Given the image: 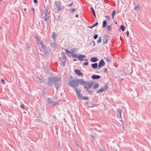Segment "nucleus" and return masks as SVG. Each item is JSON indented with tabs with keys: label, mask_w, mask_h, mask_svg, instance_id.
Wrapping results in <instances>:
<instances>
[{
	"label": "nucleus",
	"mask_w": 151,
	"mask_h": 151,
	"mask_svg": "<svg viewBox=\"0 0 151 151\" xmlns=\"http://www.w3.org/2000/svg\"><path fill=\"white\" fill-rule=\"evenodd\" d=\"M61 78L60 77H55L53 76L48 77L46 84L47 86H52L54 83L55 84V86L57 90L58 88V82L60 81Z\"/></svg>",
	"instance_id": "f257e3e1"
},
{
	"label": "nucleus",
	"mask_w": 151,
	"mask_h": 151,
	"mask_svg": "<svg viewBox=\"0 0 151 151\" xmlns=\"http://www.w3.org/2000/svg\"><path fill=\"white\" fill-rule=\"evenodd\" d=\"M68 85L73 88L77 87L78 86V79H73L70 80L68 82Z\"/></svg>",
	"instance_id": "f03ea898"
},
{
	"label": "nucleus",
	"mask_w": 151,
	"mask_h": 151,
	"mask_svg": "<svg viewBox=\"0 0 151 151\" xmlns=\"http://www.w3.org/2000/svg\"><path fill=\"white\" fill-rule=\"evenodd\" d=\"M45 17L43 18L44 21L46 22L50 18V10L48 8H46L44 11Z\"/></svg>",
	"instance_id": "7ed1b4c3"
},
{
	"label": "nucleus",
	"mask_w": 151,
	"mask_h": 151,
	"mask_svg": "<svg viewBox=\"0 0 151 151\" xmlns=\"http://www.w3.org/2000/svg\"><path fill=\"white\" fill-rule=\"evenodd\" d=\"M61 53L62 56L59 58V60L63 64V66H65L66 63V57L64 52H62Z\"/></svg>",
	"instance_id": "20e7f679"
},
{
	"label": "nucleus",
	"mask_w": 151,
	"mask_h": 151,
	"mask_svg": "<svg viewBox=\"0 0 151 151\" xmlns=\"http://www.w3.org/2000/svg\"><path fill=\"white\" fill-rule=\"evenodd\" d=\"M55 5L56 7L57 8L58 11H60L62 10L63 9L62 7L61 6L62 4L61 2L59 1H56L55 2Z\"/></svg>",
	"instance_id": "39448f33"
},
{
	"label": "nucleus",
	"mask_w": 151,
	"mask_h": 151,
	"mask_svg": "<svg viewBox=\"0 0 151 151\" xmlns=\"http://www.w3.org/2000/svg\"><path fill=\"white\" fill-rule=\"evenodd\" d=\"M77 49L76 48L71 49V54L72 57L73 58H77Z\"/></svg>",
	"instance_id": "423d86ee"
},
{
	"label": "nucleus",
	"mask_w": 151,
	"mask_h": 151,
	"mask_svg": "<svg viewBox=\"0 0 151 151\" xmlns=\"http://www.w3.org/2000/svg\"><path fill=\"white\" fill-rule=\"evenodd\" d=\"M108 89V86L107 85H106L104 87H101L100 89L97 91L98 93H102L103 91H106Z\"/></svg>",
	"instance_id": "0eeeda50"
},
{
	"label": "nucleus",
	"mask_w": 151,
	"mask_h": 151,
	"mask_svg": "<svg viewBox=\"0 0 151 151\" xmlns=\"http://www.w3.org/2000/svg\"><path fill=\"white\" fill-rule=\"evenodd\" d=\"M105 64V63L103 59H101L100 60L99 63L98 67L99 68H98V69H99L100 68L103 66Z\"/></svg>",
	"instance_id": "6e6552de"
},
{
	"label": "nucleus",
	"mask_w": 151,
	"mask_h": 151,
	"mask_svg": "<svg viewBox=\"0 0 151 151\" xmlns=\"http://www.w3.org/2000/svg\"><path fill=\"white\" fill-rule=\"evenodd\" d=\"M86 57V56L85 55H80L79 56H77V55L76 58H78L80 61L83 60V58Z\"/></svg>",
	"instance_id": "1a4fd4ad"
},
{
	"label": "nucleus",
	"mask_w": 151,
	"mask_h": 151,
	"mask_svg": "<svg viewBox=\"0 0 151 151\" xmlns=\"http://www.w3.org/2000/svg\"><path fill=\"white\" fill-rule=\"evenodd\" d=\"M74 72L76 74H77L79 76H81L83 75V74L79 70H74Z\"/></svg>",
	"instance_id": "9d476101"
},
{
	"label": "nucleus",
	"mask_w": 151,
	"mask_h": 151,
	"mask_svg": "<svg viewBox=\"0 0 151 151\" xmlns=\"http://www.w3.org/2000/svg\"><path fill=\"white\" fill-rule=\"evenodd\" d=\"M84 88L86 90V92H87L88 93L91 95L93 93V91L91 90H90V88H88L86 86H84Z\"/></svg>",
	"instance_id": "9b49d317"
},
{
	"label": "nucleus",
	"mask_w": 151,
	"mask_h": 151,
	"mask_svg": "<svg viewBox=\"0 0 151 151\" xmlns=\"http://www.w3.org/2000/svg\"><path fill=\"white\" fill-rule=\"evenodd\" d=\"M93 85V83H92L88 82L85 85H84V87L86 86L88 88H92Z\"/></svg>",
	"instance_id": "f8f14e48"
},
{
	"label": "nucleus",
	"mask_w": 151,
	"mask_h": 151,
	"mask_svg": "<svg viewBox=\"0 0 151 151\" xmlns=\"http://www.w3.org/2000/svg\"><path fill=\"white\" fill-rule=\"evenodd\" d=\"M80 83V84L82 85H85L86 83V82L83 80L82 79H78V83Z\"/></svg>",
	"instance_id": "ddd939ff"
},
{
	"label": "nucleus",
	"mask_w": 151,
	"mask_h": 151,
	"mask_svg": "<svg viewBox=\"0 0 151 151\" xmlns=\"http://www.w3.org/2000/svg\"><path fill=\"white\" fill-rule=\"evenodd\" d=\"M101 77V76L99 75H93L92 76L91 78L93 79H98Z\"/></svg>",
	"instance_id": "4468645a"
},
{
	"label": "nucleus",
	"mask_w": 151,
	"mask_h": 151,
	"mask_svg": "<svg viewBox=\"0 0 151 151\" xmlns=\"http://www.w3.org/2000/svg\"><path fill=\"white\" fill-rule=\"evenodd\" d=\"M108 40V37L107 36H105L104 37V39L103 40V43L104 44H106Z\"/></svg>",
	"instance_id": "2eb2a0df"
},
{
	"label": "nucleus",
	"mask_w": 151,
	"mask_h": 151,
	"mask_svg": "<svg viewBox=\"0 0 151 151\" xmlns=\"http://www.w3.org/2000/svg\"><path fill=\"white\" fill-rule=\"evenodd\" d=\"M52 38L54 41H55L57 38V36L54 32H53L52 34Z\"/></svg>",
	"instance_id": "dca6fc26"
},
{
	"label": "nucleus",
	"mask_w": 151,
	"mask_h": 151,
	"mask_svg": "<svg viewBox=\"0 0 151 151\" xmlns=\"http://www.w3.org/2000/svg\"><path fill=\"white\" fill-rule=\"evenodd\" d=\"M98 60V59L96 57H92L90 59L91 61L93 62H96Z\"/></svg>",
	"instance_id": "f3484780"
},
{
	"label": "nucleus",
	"mask_w": 151,
	"mask_h": 151,
	"mask_svg": "<svg viewBox=\"0 0 151 151\" xmlns=\"http://www.w3.org/2000/svg\"><path fill=\"white\" fill-rule=\"evenodd\" d=\"M98 64L97 63H95L91 64V66L93 69H96L98 67Z\"/></svg>",
	"instance_id": "a211bd4d"
},
{
	"label": "nucleus",
	"mask_w": 151,
	"mask_h": 151,
	"mask_svg": "<svg viewBox=\"0 0 151 151\" xmlns=\"http://www.w3.org/2000/svg\"><path fill=\"white\" fill-rule=\"evenodd\" d=\"M59 104V102L58 101H53L52 104L54 106H55L56 105H58Z\"/></svg>",
	"instance_id": "6ab92c4d"
},
{
	"label": "nucleus",
	"mask_w": 151,
	"mask_h": 151,
	"mask_svg": "<svg viewBox=\"0 0 151 151\" xmlns=\"http://www.w3.org/2000/svg\"><path fill=\"white\" fill-rule=\"evenodd\" d=\"M37 45L38 46L40 47V46H41V47L43 45H44V42L43 41H40L38 42Z\"/></svg>",
	"instance_id": "aec40b11"
},
{
	"label": "nucleus",
	"mask_w": 151,
	"mask_h": 151,
	"mask_svg": "<svg viewBox=\"0 0 151 151\" xmlns=\"http://www.w3.org/2000/svg\"><path fill=\"white\" fill-rule=\"evenodd\" d=\"M117 111L118 114H119V116L120 117H121V113L122 111V110L121 109H117Z\"/></svg>",
	"instance_id": "412c9836"
},
{
	"label": "nucleus",
	"mask_w": 151,
	"mask_h": 151,
	"mask_svg": "<svg viewBox=\"0 0 151 151\" xmlns=\"http://www.w3.org/2000/svg\"><path fill=\"white\" fill-rule=\"evenodd\" d=\"M50 46L52 48H54L56 46L55 42H51L50 43Z\"/></svg>",
	"instance_id": "4be33fe9"
},
{
	"label": "nucleus",
	"mask_w": 151,
	"mask_h": 151,
	"mask_svg": "<svg viewBox=\"0 0 151 151\" xmlns=\"http://www.w3.org/2000/svg\"><path fill=\"white\" fill-rule=\"evenodd\" d=\"M47 101L48 104H52L53 101L50 98H47Z\"/></svg>",
	"instance_id": "5701e85b"
},
{
	"label": "nucleus",
	"mask_w": 151,
	"mask_h": 151,
	"mask_svg": "<svg viewBox=\"0 0 151 151\" xmlns=\"http://www.w3.org/2000/svg\"><path fill=\"white\" fill-rule=\"evenodd\" d=\"M99 86V85L98 83H97L94 85L93 86V88L94 89H95L98 88Z\"/></svg>",
	"instance_id": "b1692460"
},
{
	"label": "nucleus",
	"mask_w": 151,
	"mask_h": 151,
	"mask_svg": "<svg viewBox=\"0 0 151 151\" xmlns=\"http://www.w3.org/2000/svg\"><path fill=\"white\" fill-rule=\"evenodd\" d=\"M104 59L107 61V62L109 63L110 61L111 58L109 56H108L106 57H105Z\"/></svg>",
	"instance_id": "393cba45"
},
{
	"label": "nucleus",
	"mask_w": 151,
	"mask_h": 151,
	"mask_svg": "<svg viewBox=\"0 0 151 151\" xmlns=\"http://www.w3.org/2000/svg\"><path fill=\"white\" fill-rule=\"evenodd\" d=\"M107 29H108V32H111V25H107Z\"/></svg>",
	"instance_id": "a878e982"
},
{
	"label": "nucleus",
	"mask_w": 151,
	"mask_h": 151,
	"mask_svg": "<svg viewBox=\"0 0 151 151\" xmlns=\"http://www.w3.org/2000/svg\"><path fill=\"white\" fill-rule=\"evenodd\" d=\"M106 23L107 22L105 20H104L102 24V27L103 28H104L106 27Z\"/></svg>",
	"instance_id": "bb28decb"
},
{
	"label": "nucleus",
	"mask_w": 151,
	"mask_h": 151,
	"mask_svg": "<svg viewBox=\"0 0 151 151\" xmlns=\"http://www.w3.org/2000/svg\"><path fill=\"white\" fill-rule=\"evenodd\" d=\"M120 29L122 31H124L125 29V27L124 25H122L120 26Z\"/></svg>",
	"instance_id": "cd10ccee"
},
{
	"label": "nucleus",
	"mask_w": 151,
	"mask_h": 151,
	"mask_svg": "<svg viewBox=\"0 0 151 151\" xmlns=\"http://www.w3.org/2000/svg\"><path fill=\"white\" fill-rule=\"evenodd\" d=\"M101 37L99 36L98 37V40L97 41L98 43H101Z\"/></svg>",
	"instance_id": "c85d7f7f"
},
{
	"label": "nucleus",
	"mask_w": 151,
	"mask_h": 151,
	"mask_svg": "<svg viewBox=\"0 0 151 151\" xmlns=\"http://www.w3.org/2000/svg\"><path fill=\"white\" fill-rule=\"evenodd\" d=\"M74 91H76V94H79L81 92V91L78 90L76 88V87L74 88Z\"/></svg>",
	"instance_id": "c756f323"
},
{
	"label": "nucleus",
	"mask_w": 151,
	"mask_h": 151,
	"mask_svg": "<svg viewBox=\"0 0 151 151\" xmlns=\"http://www.w3.org/2000/svg\"><path fill=\"white\" fill-rule=\"evenodd\" d=\"M43 50H44V53L45 54H47L48 52V51H47V47L45 48V49H43Z\"/></svg>",
	"instance_id": "7c9ffc66"
},
{
	"label": "nucleus",
	"mask_w": 151,
	"mask_h": 151,
	"mask_svg": "<svg viewBox=\"0 0 151 151\" xmlns=\"http://www.w3.org/2000/svg\"><path fill=\"white\" fill-rule=\"evenodd\" d=\"M91 9L92 11V12H93V15H94V17H96V14H95V11H94L93 8V7H91Z\"/></svg>",
	"instance_id": "2f4dec72"
},
{
	"label": "nucleus",
	"mask_w": 151,
	"mask_h": 151,
	"mask_svg": "<svg viewBox=\"0 0 151 151\" xmlns=\"http://www.w3.org/2000/svg\"><path fill=\"white\" fill-rule=\"evenodd\" d=\"M77 95V97L78 99H80L82 97V94H80L79 93Z\"/></svg>",
	"instance_id": "473e14b6"
},
{
	"label": "nucleus",
	"mask_w": 151,
	"mask_h": 151,
	"mask_svg": "<svg viewBox=\"0 0 151 151\" xmlns=\"http://www.w3.org/2000/svg\"><path fill=\"white\" fill-rule=\"evenodd\" d=\"M26 47L27 49L28 50H29L30 48V47L29 44H27L26 45Z\"/></svg>",
	"instance_id": "72a5a7b5"
},
{
	"label": "nucleus",
	"mask_w": 151,
	"mask_h": 151,
	"mask_svg": "<svg viewBox=\"0 0 151 151\" xmlns=\"http://www.w3.org/2000/svg\"><path fill=\"white\" fill-rule=\"evenodd\" d=\"M116 11L115 10H114L111 16L113 19H114V15L115 14Z\"/></svg>",
	"instance_id": "f704fd0d"
},
{
	"label": "nucleus",
	"mask_w": 151,
	"mask_h": 151,
	"mask_svg": "<svg viewBox=\"0 0 151 151\" xmlns=\"http://www.w3.org/2000/svg\"><path fill=\"white\" fill-rule=\"evenodd\" d=\"M105 18L108 21H110V17H109V16L108 15H106L105 16Z\"/></svg>",
	"instance_id": "c9c22d12"
},
{
	"label": "nucleus",
	"mask_w": 151,
	"mask_h": 151,
	"mask_svg": "<svg viewBox=\"0 0 151 151\" xmlns=\"http://www.w3.org/2000/svg\"><path fill=\"white\" fill-rule=\"evenodd\" d=\"M64 50L65 51V53H67L68 54H70V53L71 54L70 52V51H69L67 49H64Z\"/></svg>",
	"instance_id": "e433bc0d"
},
{
	"label": "nucleus",
	"mask_w": 151,
	"mask_h": 151,
	"mask_svg": "<svg viewBox=\"0 0 151 151\" xmlns=\"http://www.w3.org/2000/svg\"><path fill=\"white\" fill-rule=\"evenodd\" d=\"M83 100H87L88 99V98L87 96H83L82 97Z\"/></svg>",
	"instance_id": "4c0bfd02"
},
{
	"label": "nucleus",
	"mask_w": 151,
	"mask_h": 151,
	"mask_svg": "<svg viewBox=\"0 0 151 151\" xmlns=\"http://www.w3.org/2000/svg\"><path fill=\"white\" fill-rule=\"evenodd\" d=\"M88 62H84L83 63V65H84L85 66L87 65H88Z\"/></svg>",
	"instance_id": "58836bf2"
},
{
	"label": "nucleus",
	"mask_w": 151,
	"mask_h": 151,
	"mask_svg": "<svg viewBox=\"0 0 151 151\" xmlns=\"http://www.w3.org/2000/svg\"><path fill=\"white\" fill-rule=\"evenodd\" d=\"M20 107L21 108H22V109H24V105L23 104H22L20 105Z\"/></svg>",
	"instance_id": "ea45409f"
},
{
	"label": "nucleus",
	"mask_w": 151,
	"mask_h": 151,
	"mask_svg": "<svg viewBox=\"0 0 151 151\" xmlns=\"http://www.w3.org/2000/svg\"><path fill=\"white\" fill-rule=\"evenodd\" d=\"M98 37V35L97 34H95L93 36V38L94 39H96Z\"/></svg>",
	"instance_id": "a19ab883"
},
{
	"label": "nucleus",
	"mask_w": 151,
	"mask_h": 151,
	"mask_svg": "<svg viewBox=\"0 0 151 151\" xmlns=\"http://www.w3.org/2000/svg\"><path fill=\"white\" fill-rule=\"evenodd\" d=\"M98 22H97L95 24H93L92 26H93V27H94L95 26H96L97 25H98Z\"/></svg>",
	"instance_id": "79ce46f5"
},
{
	"label": "nucleus",
	"mask_w": 151,
	"mask_h": 151,
	"mask_svg": "<svg viewBox=\"0 0 151 151\" xmlns=\"http://www.w3.org/2000/svg\"><path fill=\"white\" fill-rule=\"evenodd\" d=\"M108 70L106 68H105L104 70V73H106V72Z\"/></svg>",
	"instance_id": "37998d69"
},
{
	"label": "nucleus",
	"mask_w": 151,
	"mask_h": 151,
	"mask_svg": "<svg viewBox=\"0 0 151 151\" xmlns=\"http://www.w3.org/2000/svg\"><path fill=\"white\" fill-rule=\"evenodd\" d=\"M41 47L43 49H45V48L46 47L44 45H43Z\"/></svg>",
	"instance_id": "c03bdc74"
},
{
	"label": "nucleus",
	"mask_w": 151,
	"mask_h": 151,
	"mask_svg": "<svg viewBox=\"0 0 151 151\" xmlns=\"http://www.w3.org/2000/svg\"><path fill=\"white\" fill-rule=\"evenodd\" d=\"M76 10V9H71V10L72 12H74V11Z\"/></svg>",
	"instance_id": "a18cd8bd"
},
{
	"label": "nucleus",
	"mask_w": 151,
	"mask_h": 151,
	"mask_svg": "<svg viewBox=\"0 0 151 151\" xmlns=\"http://www.w3.org/2000/svg\"><path fill=\"white\" fill-rule=\"evenodd\" d=\"M92 43L93 44V46H94L95 45V41L93 40L92 41Z\"/></svg>",
	"instance_id": "49530a36"
},
{
	"label": "nucleus",
	"mask_w": 151,
	"mask_h": 151,
	"mask_svg": "<svg viewBox=\"0 0 151 151\" xmlns=\"http://www.w3.org/2000/svg\"><path fill=\"white\" fill-rule=\"evenodd\" d=\"M1 83L3 84H4L5 83L3 79H1Z\"/></svg>",
	"instance_id": "de8ad7c7"
},
{
	"label": "nucleus",
	"mask_w": 151,
	"mask_h": 151,
	"mask_svg": "<svg viewBox=\"0 0 151 151\" xmlns=\"http://www.w3.org/2000/svg\"><path fill=\"white\" fill-rule=\"evenodd\" d=\"M139 6H135L134 8V9L136 10L137 9V8H138Z\"/></svg>",
	"instance_id": "09e8293b"
},
{
	"label": "nucleus",
	"mask_w": 151,
	"mask_h": 151,
	"mask_svg": "<svg viewBox=\"0 0 151 151\" xmlns=\"http://www.w3.org/2000/svg\"><path fill=\"white\" fill-rule=\"evenodd\" d=\"M33 2L35 3H37V0H34Z\"/></svg>",
	"instance_id": "8fccbe9b"
},
{
	"label": "nucleus",
	"mask_w": 151,
	"mask_h": 151,
	"mask_svg": "<svg viewBox=\"0 0 151 151\" xmlns=\"http://www.w3.org/2000/svg\"><path fill=\"white\" fill-rule=\"evenodd\" d=\"M36 39L37 40V42H39V38H38V36H36Z\"/></svg>",
	"instance_id": "3c124183"
},
{
	"label": "nucleus",
	"mask_w": 151,
	"mask_h": 151,
	"mask_svg": "<svg viewBox=\"0 0 151 151\" xmlns=\"http://www.w3.org/2000/svg\"><path fill=\"white\" fill-rule=\"evenodd\" d=\"M127 36H129V32L128 31H127Z\"/></svg>",
	"instance_id": "603ef678"
},
{
	"label": "nucleus",
	"mask_w": 151,
	"mask_h": 151,
	"mask_svg": "<svg viewBox=\"0 0 151 151\" xmlns=\"http://www.w3.org/2000/svg\"><path fill=\"white\" fill-rule=\"evenodd\" d=\"M73 4V3H71V4H69L68 5V6H72V5Z\"/></svg>",
	"instance_id": "864d4df0"
},
{
	"label": "nucleus",
	"mask_w": 151,
	"mask_h": 151,
	"mask_svg": "<svg viewBox=\"0 0 151 151\" xmlns=\"http://www.w3.org/2000/svg\"><path fill=\"white\" fill-rule=\"evenodd\" d=\"M88 28H93V26L91 27H88Z\"/></svg>",
	"instance_id": "5fc2aeb1"
},
{
	"label": "nucleus",
	"mask_w": 151,
	"mask_h": 151,
	"mask_svg": "<svg viewBox=\"0 0 151 151\" xmlns=\"http://www.w3.org/2000/svg\"><path fill=\"white\" fill-rule=\"evenodd\" d=\"M78 14H76V15H75V17H78Z\"/></svg>",
	"instance_id": "6e6d98bb"
},
{
	"label": "nucleus",
	"mask_w": 151,
	"mask_h": 151,
	"mask_svg": "<svg viewBox=\"0 0 151 151\" xmlns=\"http://www.w3.org/2000/svg\"><path fill=\"white\" fill-rule=\"evenodd\" d=\"M76 60H77L76 59H73V61H76Z\"/></svg>",
	"instance_id": "4d7b16f0"
},
{
	"label": "nucleus",
	"mask_w": 151,
	"mask_h": 151,
	"mask_svg": "<svg viewBox=\"0 0 151 151\" xmlns=\"http://www.w3.org/2000/svg\"><path fill=\"white\" fill-rule=\"evenodd\" d=\"M84 61H87V60H88V59H84Z\"/></svg>",
	"instance_id": "13d9d810"
},
{
	"label": "nucleus",
	"mask_w": 151,
	"mask_h": 151,
	"mask_svg": "<svg viewBox=\"0 0 151 151\" xmlns=\"http://www.w3.org/2000/svg\"><path fill=\"white\" fill-rule=\"evenodd\" d=\"M32 9L33 11H35V9L34 8H32Z\"/></svg>",
	"instance_id": "bf43d9fd"
},
{
	"label": "nucleus",
	"mask_w": 151,
	"mask_h": 151,
	"mask_svg": "<svg viewBox=\"0 0 151 151\" xmlns=\"http://www.w3.org/2000/svg\"><path fill=\"white\" fill-rule=\"evenodd\" d=\"M24 10H25V11H26V8H25L24 9Z\"/></svg>",
	"instance_id": "052dcab7"
},
{
	"label": "nucleus",
	"mask_w": 151,
	"mask_h": 151,
	"mask_svg": "<svg viewBox=\"0 0 151 151\" xmlns=\"http://www.w3.org/2000/svg\"><path fill=\"white\" fill-rule=\"evenodd\" d=\"M96 73H99V72H97Z\"/></svg>",
	"instance_id": "680f3d73"
},
{
	"label": "nucleus",
	"mask_w": 151,
	"mask_h": 151,
	"mask_svg": "<svg viewBox=\"0 0 151 151\" xmlns=\"http://www.w3.org/2000/svg\"><path fill=\"white\" fill-rule=\"evenodd\" d=\"M115 23L116 24H117V22H115Z\"/></svg>",
	"instance_id": "e2e57ef3"
},
{
	"label": "nucleus",
	"mask_w": 151,
	"mask_h": 151,
	"mask_svg": "<svg viewBox=\"0 0 151 151\" xmlns=\"http://www.w3.org/2000/svg\"><path fill=\"white\" fill-rule=\"evenodd\" d=\"M101 151H104V150H102Z\"/></svg>",
	"instance_id": "0e129e2a"
}]
</instances>
